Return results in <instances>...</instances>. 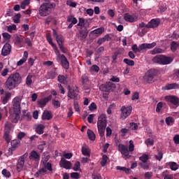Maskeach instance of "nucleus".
Masks as SVG:
<instances>
[{
    "label": "nucleus",
    "mask_w": 179,
    "mask_h": 179,
    "mask_svg": "<svg viewBox=\"0 0 179 179\" xmlns=\"http://www.w3.org/2000/svg\"><path fill=\"white\" fill-rule=\"evenodd\" d=\"M123 62L127 65H129V66H134V65H135V62L129 59H124Z\"/></svg>",
    "instance_id": "c03bdc74"
},
{
    "label": "nucleus",
    "mask_w": 179,
    "mask_h": 179,
    "mask_svg": "<svg viewBox=\"0 0 179 179\" xmlns=\"http://www.w3.org/2000/svg\"><path fill=\"white\" fill-rule=\"evenodd\" d=\"M22 83V76L19 73L10 74L6 81V87L9 90H12L17 87Z\"/></svg>",
    "instance_id": "f257e3e1"
},
{
    "label": "nucleus",
    "mask_w": 179,
    "mask_h": 179,
    "mask_svg": "<svg viewBox=\"0 0 179 179\" xmlns=\"http://www.w3.org/2000/svg\"><path fill=\"white\" fill-rule=\"evenodd\" d=\"M0 94H1V100L3 104H6L8 101H9V99H10V92H5L3 89L0 90Z\"/></svg>",
    "instance_id": "ddd939ff"
},
{
    "label": "nucleus",
    "mask_w": 179,
    "mask_h": 179,
    "mask_svg": "<svg viewBox=\"0 0 179 179\" xmlns=\"http://www.w3.org/2000/svg\"><path fill=\"white\" fill-rule=\"evenodd\" d=\"M66 5H68V6H71V8H76V2H73L71 0H67L66 1Z\"/></svg>",
    "instance_id": "e2e57ef3"
},
{
    "label": "nucleus",
    "mask_w": 179,
    "mask_h": 179,
    "mask_svg": "<svg viewBox=\"0 0 179 179\" xmlns=\"http://www.w3.org/2000/svg\"><path fill=\"white\" fill-rule=\"evenodd\" d=\"M13 108L14 111V114H15L16 117L20 115V99L19 98H15L13 101Z\"/></svg>",
    "instance_id": "1a4fd4ad"
},
{
    "label": "nucleus",
    "mask_w": 179,
    "mask_h": 179,
    "mask_svg": "<svg viewBox=\"0 0 179 179\" xmlns=\"http://www.w3.org/2000/svg\"><path fill=\"white\" fill-rule=\"evenodd\" d=\"M41 158V157L40 156V154L36 150H32L29 156V160H34V162H40Z\"/></svg>",
    "instance_id": "412c9836"
},
{
    "label": "nucleus",
    "mask_w": 179,
    "mask_h": 179,
    "mask_svg": "<svg viewBox=\"0 0 179 179\" xmlns=\"http://www.w3.org/2000/svg\"><path fill=\"white\" fill-rule=\"evenodd\" d=\"M50 10L48 8L45 3H43L39 8V15L41 16L45 17L50 15Z\"/></svg>",
    "instance_id": "2eb2a0df"
},
{
    "label": "nucleus",
    "mask_w": 179,
    "mask_h": 179,
    "mask_svg": "<svg viewBox=\"0 0 179 179\" xmlns=\"http://www.w3.org/2000/svg\"><path fill=\"white\" fill-rule=\"evenodd\" d=\"M165 122L166 125L170 126L171 124H173V122H174V120L171 117H168L165 119Z\"/></svg>",
    "instance_id": "864d4df0"
},
{
    "label": "nucleus",
    "mask_w": 179,
    "mask_h": 179,
    "mask_svg": "<svg viewBox=\"0 0 179 179\" xmlns=\"http://www.w3.org/2000/svg\"><path fill=\"white\" fill-rule=\"evenodd\" d=\"M173 61L171 57H167L164 55H158L152 58V62L154 64H158V65H169Z\"/></svg>",
    "instance_id": "7ed1b4c3"
},
{
    "label": "nucleus",
    "mask_w": 179,
    "mask_h": 179,
    "mask_svg": "<svg viewBox=\"0 0 179 179\" xmlns=\"http://www.w3.org/2000/svg\"><path fill=\"white\" fill-rule=\"evenodd\" d=\"M3 139L6 141V143H9L12 141V136H10V127L8 124L5 126Z\"/></svg>",
    "instance_id": "9b49d317"
},
{
    "label": "nucleus",
    "mask_w": 179,
    "mask_h": 179,
    "mask_svg": "<svg viewBox=\"0 0 179 179\" xmlns=\"http://www.w3.org/2000/svg\"><path fill=\"white\" fill-rule=\"evenodd\" d=\"M73 170H74V171H80V162H79V161L75 163Z\"/></svg>",
    "instance_id": "8fccbe9b"
},
{
    "label": "nucleus",
    "mask_w": 179,
    "mask_h": 179,
    "mask_svg": "<svg viewBox=\"0 0 179 179\" xmlns=\"http://www.w3.org/2000/svg\"><path fill=\"white\" fill-rule=\"evenodd\" d=\"M12 50V46L8 43H6L2 50H1V55L3 57H6V55H9L10 54V51Z\"/></svg>",
    "instance_id": "6ab92c4d"
},
{
    "label": "nucleus",
    "mask_w": 179,
    "mask_h": 179,
    "mask_svg": "<svg viewBox=\"0 0 179 179\" xmlns=\"http://www.w3.org/2000/svg\"><path fill=\"white\" fill-rule=\"evenodd\" d=\"M163 49L160 48H155L152 51L151 54L152 55H156V54H162L163 52Z\"/></svg>",
    "instance_id": "ea45409f"
},
{
    "label": "nucleus",
    "mask_w": 179,
    "mask_h": 179,
    "mask_svg": "<svg viewBox=\"0 0 179 179\" xmlns=\"http://www.w3.org/2000/svg\"><path fill=\"white\" fill-rule=\"evenodd\" d=\"M162 108H163V102H159L157 104L156 112L160 113V111L162 110Z\"/></svg>",
    "instance_id": "680f3d73"
},
{
    "label": "nucleus",
    "mask_w": 179,
    "mask_h": 179,
    "mask_svg": "<svg viewBox=\"0 0 179 179\" xmlns=\"http://www.w3.org/2000/svg\"><path fill=\"white\" fill-rule=\"evenodd\" d=\"M116 170L120 171H124L126 174H129L131 173V169L125 167V166H116Z\"/></svg>",
    "instance_id": "72a5a7b5"
},
{
    "label": "nucleus",
    "mask_w": 179,
    "mask_h": 179,
    "mask_svg": "<svg viewBox=\"0 0 179 179\" xmlns=\"http://www.w3.org/2000/svg\"><path fill=\"white\" fill-rule=\"evenodd\" d=\"M115 87H117L115 84L111 82H108L106 84L101 85L99 86V90L101 92H103L104 93H110V92H113Z\"/></svg>",
    "instance_id": "39448f33"
},
{
    "label": "nucleus",
    "mask_w": 179,
    "mask_h": 179,
    "mask_svg": "<svg viewBox=\"0 0 179 179\" xmlns=\"http://www.w3.org/2000/svg\"><path fill=\"white\" fill-rule=\"evenodd\" d=\"M93 34H97L98 36H100L101 34H103L104 33V27H100L96 29H94L92 31Z\"/></svg>",
    "instance_id": "4c0bfd02"
},
{
    "label": "nucleus",
    "mask_w": 179,
    "mask_h": 179,
    "mask_svg": "<svg viewBox=\"0 0 179 179\" xmlns=\"http://www.w3.org/2000/svg\"><path fill=\"white\" fill-rule=\"evenodd\" d=\"M60 167H63V169H66V170H69L72 167V162L67 161L66 159L62 158L59 162Z\"/></svg>",
    "instance_id": "a211bd4d"
},
{
    "label": "nucleus",
    "mask_w": 179,
    "mask_h": 179,
    "mask_svg": "<svg viewBox=\"0 0 179 179\" xmlns=\"http://www.w3.org/2000/svg\"><path fill=\"white\" fill-rule=\"evenodd\" d=\"M81 152L84 156H90V150H89L87 145H83L82 147Z\"/></svg>",
    "instance_id": "c756f323"
},
{
    "label": "nucleus",
    "mask_w": 179,
    "mask_h": 179,
    "mask_svg": "<svg viewBox=\"0 0 179 179\" xmlns=\"http://www.w3.org/2000/svg\"><path fill=\"white\" fill-rule=\"evenodd\" d=\"M10 143H11V148H13L15 149V148H17V146H19V144L20 143V141L17 139L13 140L11 141Z\"/></svg>",
    "instance_id": "a18cd8bd"
},
{
    "label": "nucleus",
    "mask_w": 179,
    "mask_h": 179,
    "mask_svg": "<svg viewBox=\"0 0 179 179\" xmlns=\"http://www.w3.org/2000/svg\"><path fill=\"white\" fill-rule=\"evenodd\" d=\"M154 47H156L155 42H153L152 43H142L138 45V48L137 44H134L132 45L131 50L134 52L136 54V52H141V51H143V50H150Z\"/></svg>",
    "instance_id": "20e7f679"
},
{
    "label": "nucleus",
    "mask_w": 179,
    "mask_h": 179,
    "mask_svg": "<svg viewBox=\"0 0 179 179\" xmlns=\"http://www.w3.org/2000/svg\"><path fill=\"white\" fill-rule=\"evenodd\" d=\"M52 99V95L50 94L48 97H45L39 101H38V106L41 107V108H44L45 106H47V103L50 101Z\"/></svg>",
    "instance_id": "aec40b11"
},
{
    "label": "nucleus",
    "mask_w": 179,
    "mask_h": 179,
    "mask_svg": "<svg viewBox=\"0 0 179 179\" xmlns=\"http://www.w3.org/2000/svg\"><path fill=\"white\" fill-rule=\"evenodd\" d=\"M78 23L77 24L76 27H80V30L85 27V18L83 17H79L78 18Z\"/></svg>",
    "instance_id": "f704fd0d"
},
{
    "label": "nucleus",
    "mask_w": 179,
    "mask_h": 179,
    "mask_svg": "<svg viewBox=\"0 0 179 179\" xmlns=\"http://www.w3.org/2000/svg\"><path fill=\"white\" fill-rule=\"evenodd\" d=\"M27 58H29V52H27V51H24L22 58L17 62V66H22V65H23L24 62L27 61Z\"/></svg>",
    "instance_id": "a878e982"
},
{
    "label": "nucleus",
    "mask_w": 179,
    "mask_h": 179,
    "mask_svg": "<svg viewBox=\"0 0 179 179\" xmlns=\"http://www.w3.org/2000/svg\"><path fill=\"white\" fill-rule=\"evenodd\" d=\"M138 166L143 169V170H149V164H148V162H139Z\"/></svg>",
    "instance_id": "09e8293b"
},
{
    "label": "nucleus",
    "mask_w": 179,
    "mask_h": 179,
    "mask_svg": "<svg viewBox=\"0 0 179 179\" xmlns=\"http://www.w3.org/2000/svg\"><path fill=\"white\" fill-rule=\"evenodd\" d=\"M3 36V38H4V40H10V38L12 37V36H10V34L4 32L2 34Z\"/></svg>",
    "instance_id": "774afa93"
},
{
    "label": "nucleus",
    "mask_w": 179,
    "mask_h": 179,
    "mask_svg": "<svg viewBox=\"0 0 179 179\" xmlns=\"http://www.w3.org/2000/svg\"><path fill=\"white\" fill-rule=\"evenodd\" d=\"M168 166H169V168L173 171H176L178 170L179 165L177 164V163H176V162H169L168 164Z\"/></svg>",
    "instance_id": "473e14b6"
},
{
    "label": "nucleus",
    "mask_w": 179,
    "mask_h": 179,
    "mask_svg": "<svg viewBox=\"0 0 179 179\" xmlns=\"http://www.w3.org/2000/svg\"><path fill=\"white\" fill-rule=\"evenodd\" d=\"M13 30H16L15 24L9 25L7 27V31H8L9 33H12V31H13Z\"/></svg>",
    "instance_id": "bf43d9fd"
},
{
    "label": "nucleus",
    "mask_w": 179,
    "mask_h": 179,
    "mask_svg": "<svg viewBox=\"0 0 179 179\" xmlns=\"http://www.w3.org/2000/svg\"><path fill=\"white\" fill-rule=\"evenodd\" d=\"M135 145H134V141L131 140L129 141V152H134Z\"/></svg>",
    "instance_id": "69168bd1"
},
{
    "label": "nucleus",
    "mask_w": 179,
    "mask_h": 179,
    "mask_svg": "<svg viewBox=\"0 0 179 179\" xmlns=\"http://www.w3.org/2000/svg\"><path fill=\"white\" fill-rule=\"evenodd\" d=\"M31 78H33V76L31 75H28L26 79V84L28 85H31L33 83V80H31Z\"/></svg>",
    "instance_id": "052dcab7"
},
{
    "label": "nucleus",
    "mask_w": 179,
    "mask_h": 179,
    "mask_svg": "<svg viewBox=\"0 0 179 179\" xmlns=\"http://www.w3.org/2000/svg\"><path fill=\"white\" fill-rule=\"evenodd\" d=\"M159 24H160V19L159 18L152 19L148 22L149 29H156V27H159Z\"/></svg>",
    "instance_id": "4be33fe9"
},
{
    "label": "nucleus",
    "mask_w": 179,
    "mask_h": 179,
    "mask_svg": "<svg viewBox=\"0 0 179 179\" xmlns=\"http://www.w3.org/2000/svg\"><path fill=\"white\" fill-rule=\"evenodd\" d=\"M155 159L159 162H162V159H163V152H159L158 154L155 155Z\"/></svg>",
    "instance_id": "0e129e2a"
},
{
    "label": "nucleus",
    "mask_w": 179,
    "mask_h": 179,
    "mask_svg": "<svg viewBox=\"0 0 179 179\" xmlns=\"http://www.w3.org/2000/svg\"><path fill=\"white\" fill-rule=\"evenodd\" d=\"M88 32L87 29H80L77 34V37L80 41H86V38L87 37Z\"/></svg>",
    "instance_id": "f3484780"
},
{
    "label": "nucleus",
    "mask_w": 179,
    "mask_h": 179,
    "mask_svg": "<svg viewBox=\"0 0 179 179\" xmlns=\"http://www.w3.org/2000/svg\"><path fill=\"white\" fill-rule=\"evenodd\" d=\"M145 143L148 145V146H153L155 145V141L150 139V138H147L145 141Z\"/></svg>",
    "instance_id": "5fc2aeb1"
},
{
    "label": "nucleus",
    "mask_w": 179,
    "mask_h": 179,
    "mask_svg": "<svg viewBox=\"0 0 179 179\" xmlns=\"http://www.w3.org/2000/svg\"><path fill=\"white\" fill-rule=\"evenodd\" d=\"M98 132L103 138L104 136V132H106V128H107V117L105 114L100 115L97 121Z\"/></svg>",
    "instance_id": "f03ea898"
},
{
    "label": "nucleus",
    "mask_w": 179,
    "mask_h": 179,
    "mask_svg": "<svg viewBox=\"0 0 179 179\" xmlns=\"http://www.w3.org/2000/svg\"><path fill=\"white\" fill-rule=\"evenodd\" d=\"M139 160H141V163H148V160H149V155L143 154L139 157Z\"/></svg>",
    "instance_id": "79ce46f5"
},
{
    "label": "nucleus",
    "mask_w": 179,
    "mask_h": 179,
    "mask_svg": "<svg viewBox=\"0 0 179 179\" xmlns=\"http://www.w3.org/2000/svg\"><path fill=\"white\" fill-rule=\"evenodd\" d=\"M166 100L176 107L179 106V99L176 96H166Z\"/></svg>",
    "instance_id": "dca6fc26"
},
{
    "label": "nucleus",
    "mask_w": 179,
    "mask_h": 179,
    "mask_svg": "<svg viewBox=\"0 0 179 179\" xmlns=\"http://www.w3.org/2000/svg\"><path fill=\"white\" fill-rule=\"evenodd\" d=\"M81 82H82V85H83V89L84 90H90L89 77H87V76L83 75L81 77Z\"/></svg>",
    "instance_id": "f8f14e48"
},
{
    "label": "nucleus",
    "mask_w": 179,
    "mask_h": 179,
    "mask_svg": "<svg viewBox=\"0 0 179 179\" xmlns=\"http://www.w3.org/2000/svg\"><path fill=\"white\" fill-rule=\"evenodd\" d=\"M99 71H100V67H99V66L96 64L92 65L90 69V72H95L96 73H97Z\"/></svg>",
    "instance_id": "37998d69"
},
{
    "label": "nucleus",
    "mask_w": 179,
    "mask_h": 179,
    "mask_svg": "<svg viewBox=\"0 0 179 179\" xmlns=\"http://www.w3.org/2000/svg\"><path fill=\"white\" fill-rule=\"evenodd\" d=\"M179 47V45L176 41H172L171 43V50L173 51V52H176L177 51V48Z\"/></svg>",
    "instance_id": "a19ab883"
},
{
    "label": "nucleus",
    "mask_w": 179,
    "mask_h": 179,
    "mask_svg": "<svg viewBox=\"0 0 179 179\" xmlns=\"http://www.w3.org/2000/svg\"><path fill=\"white\" fill-rule=\"evenodd\" d=\"M46 38L49 44H50V45L52 47L53 50H55L56 52H59V50H58V48L57 47V45L52 43V38H51V36L47 35Z\"/></svg>",
    "instance_id": "bb28decb"
},
{
    "label": "nucleus",
    "mask_w": 179,
    "mask_h": 179,
    "mask_svg": "<svg viewBox=\"0 0 179 179\" xmlns=\"http://www.w3.org/2000/svg\"><path fill=\"white\" fill-rule=\"evenodd\" d=\"M55 38L58 45L64 44V36L62 35H57Z\"/></svg>",
    "instance_id": "58836bf2"
},
{
    "label": "nucleus",
    "mask_w": 179,
    "mask_h": 179,
    "mask_svg": "<svg viewBox=\"0 0 179 179\" xmlns=\"http://www.w3.org/2000/svg\"><path fill=\"white\" fill-rule=\"evenodd\" d=\"M156 76V70L151 69L145 73V75L143 77V80L146 83H152L153 79H155V76Z\"/></svg>",
    "instance_id": "423d86ee"
},
{
    "label": "nucleus",
    "mask_w": 179,
    "mask_h": 179,
    "mask_svg": "<svg viewBox=\"0 0 179 179\" xmlns=\"http://www.w3.org/2000/svg\"><path fill=\"white\" fill-rule=\"evenodd\" d=\"M71 178L79 179L80 178V174L78 172H73L70 174Z\"/></svg>",
    "instance_id": "603ef678"
},
{
    "label": "nucleus",
    "mask_w": 179,
    "mask_h": 179,
    "mask_svg": "<svg viewBox=\"0 0 179 179\" xmlns=\"http://www.w3.org/2000/svg\"><path fill=\"white\" fill-rule=\"evenodd\" d=\"M61 65L64 69H69V62L65 55H61Z\"/></svg>",
    "instance_id": "b1692460"
},
{
    "label": "nucleus",
    "mask_w": 179,
    "mask_h": 179,
    "mask_svg": "<svg viewBox=\"0 0 179 179\" xmlns=\"http://www.w3.org/2000/svg\"><path fill=\"white\" fill-rule=\"evenodd\" d=\"M29 156V153L26 152L23 155H22L17 161V171L20 172L23 170V167H24V162L27 157Z\"/></svg>",
    "instance_id": "0eeeda50"
},
{
    "label": "nucleus",
    "mask_w": 179,
    "mask_h": 179,
    "mask_svg": "<svg viewBox=\"0 0 179 179\" xmlns=\"http://www.w3.org/2000/svg\"><path fill=\"white\" fill-rule=\"evenodd\" d=\"M52 118V114L48 111V110H45L43 113L42 115V120H50Z\"/></svg>",
    "instance_id": "cd10ccee"
},
{
    "label": "nucleus",
    "mask_w": 179,
    "mask_h": 179,
    "mask_svg": "<svg viewBox=\"0 0 179 179\" xmlns=\"http://www.w3.org/2000/svg\"><path fill=\"white\" fill-rule=\"evenodd\" d=\"M58 75L57 69L53 68L51 71H48L45 76L46 79H55Z\"/></svg>",
    "instance_id": "5701e85b"
},
{
    "label": "nucleus",
    "mask_w": 179,
    "mask_h": 179,
    "mask_svg": "<svg viewBox=\"0 0 179 179\" xmlns=\"http://www.w3.org/2000/svg\"><path fill=\"white\" fill-rule=\"evenodd\" d=\"M124 19L126 22H130V23L135 22V17H134V16H132L128 13H126L124 15Z\"/></svg>",
    "instance_id": "2f4dec72"
},
{
    "label": "nucleus",
    "mask_w": 179,
    "mask_h": 179,
    "mask_svg": "<svg viewBox=\"0 0 179 179\" xmlns=\"http://www.w3.org/2000/svg\"><path fill=\"white\" fill-rule=\"evenodd\" d=\"M119 151L124 157H129V151L128 150V147L123 144L118 145Z\"/></svg>",
    "instance_id": "4468645a"
},
{
    "label": "nucleus",
    "mask_w": 179,
    "mask_h": 179,
    "mask_svg": "<svg viewBox=\"0 0 179 179\" xmlns=\"http://www.w3.org/2000/svg\"><path fill=\"white\" fill-rule=\"evenodd\" d=\"M107 160H108V157L107 155H103L102 156V159H101V162H100L101 166L102 167H105L106 166V165L107 164Z\"/></svg>",
    "instance_id": "e433bc0d"
},
{
    "label": "nucleus",
    "mask_w": 179,
    "mask_h": 179,
    "mask_svg": "<svg viewBox=\"0 0 179 179\" xmlns=\"http://www.w3.org/2000/svg\"><path fill=\"white\" fill-rule=\"evenodd\" d=\"M29 5H30V0H24L22 3H21V6L20 8L22 9H26V6H29Z\"/></svg>",
    "instance_id": "49530a36"
},
{
    "label": "nucleus",
    "mask_w": 179,
    "mask_h": 179,
    "mask_svg": "<svg viewBox=\"0 0 179 179\" xmlns=\"http://www.w3.org/2000/svg\"><path fill=\"white\" fill-rule=\"evenodd\" d=\"M87 136L90 141H95L96 140V135L93 132V131L88 129L87 130Z\"/></svg>",
    "instance_id": "c9c22d12"
},
{
    "label": "nucleus",
    "mask_w": 179,
    "mask_h": 179,
    "mask_svg": "<svg viewBox=\"0 0 179 179\" xmlns=\"http://www.w3.org/2000/svg\"><path fill=\"white\" fill-rule=\"evenodd\" d=\"M173 89H178V84H177V83H171V84H167L165 86V90H171Z\"/></svg>",
    "instance_id": "7c9ffc66"
},
{
    "label": "nucleus",
    "mask_w": 179,
    "mask_h": 179,
    "mask_svg": "<svg viewBox=\"0 0 179 179\" xmlns=\"http://www.w3.org/2000/svg\"><path fill=\"white\" fill-rule=\"evenodd\" d=\"M120 111L122 113L120 115L121 118L125 120V118H127L131 115V113H132V106H122Z\"/></svg>",
    "instance_id": "6e6552de"
},
{
    "label": "nucleus",
    "mask_w": 179,
    "mask_h": 179,
    "mask_svg": "<svg viewBox=\"0 0 179 179\" xmlns=\"http://www.w3.org/2000/svg\"><path fill=\"white\" fill-rule=\"evenodd\" d=\"M130 128L132 131H136L138 129V124L135 122L130 123Z\"/></svg>",
    "instance_id": "338daca9"
},
{
    "label": "nucleus",
    "mask_w": 179,
    "mask_h": 179,
    "mask_svg": "<svg viewBox=\"0 0 179 179\" xmlns=\"http://www.w3.org/2000/svg\"><path fill=\"white\" fill-rule=\"evenodd\" d=\"M20 17H22V15H20V13L16 14L13 17L14 23H19L20 22Z\"/></svg>",
    "instance_id": "3c124183"
},
{
    "label": "nucleus",
    "mask_w": 179,
    "mask_h": 179,
    "mask_svg": "<svg viewBox=\"0 0 179 179\" xmlns=\"http://www.w3.org/2000/svg\"><path fill=\"white\" fill-rule=\"evenodd\" d=\"M68 94L67 96L69 99H74L75 100H78L79 99V94H78V90H75L71 87V85L67 87Z\"/></svg>",
    "instance_id": "9d476101"
},
{
    "label": "nucleus",
    "mask_w": 179,
    "mask_h": 179,
    "mask_svg": "<svg viewBox=\"0 0 179 179\" xmlns=\"http://www.w3.org/2000/svg\"><path fill=\"white\" fill-rule=\"evenodd\" d=\"M67 22L70 23L68 26V29H71V27H73L74 24L78 23V19H76L73 15H69L67 17Z\"/></svg>",
    "instance_id": "393cba45"
},
{
    "label": "nucleus",
    "mask_w": 179,
    "mask_h": 179,
    "mask_svg": "<svg viewBox=\"0 0 179 179\" xmlns=\"http://www.w3.org/2000/svg\"><path fill=\"white\" fill-rule=\"evenodd\" d=\"M1 174L4 176V177H6V178H9L10 177V172L8 171L6 169H3Z\"/></svg>",
    "instance_id": "6e6d98bb"
},
{
    "label": "nucleus",
    "mask_w": 179,
    "mask_h": 179,
    "mask_svg": "<svg viewBox=\"0 0 179 179\" xmlns=\"http://www.w3.org/2000/svg\"><path fill=\"white\" fill-rule=\"evenodd\" d=\"M57 80L59 82V83H65L66 77H65L64 75H59L57 77Z\"/></svg>",
    "instance_id": "de8ad7c7"
},
{
    "label": "nucleus",
    "mask_w": 179,
    "mask_h": 179,
    "mask_svg": "<svg viewBox=\"0 0 179 179\" xmlns=\"http://www.w3.org/2000/svg\"><path fill=\"white\" fill-rule=\"evenodd\" d=\"M52 104L55 108H59V107H61V102H59V101L53 100Z\"/></svg>",
    "instance_id": "13d9d810"
},
{
    "label": "nucleus",
    "mask_w": 179,
    "mask_h": 179,
    "mask_svg": "<svg viewBox=\"0 0 179 179\" xmlns=\"http://www.w3.org/2000/svg\"><path fill=\"white\" fill-rule=\"evenodd\" d=\"M45 5L47 6L48 9H54L55 8V6H57V4L55 3H45Z\"/></svg>",
    "instance_id": "4d7b16f0"
},
{
    "label": "nucleus",
    "mask_w": 179,
    "mask_h": 179,
    "mask_svg": "<svg viewBox=\"0 0 179 179\" xmlns=\"http://www.w3.org/2000/svg\"><path fill=\"white\" fill-rule=\"evenodd\" d=\"M44 128H45L44 124H39L36 128V132L38 134V135H43V134H44Z\"/></svg>",
    "instance_id": "c85d7f7f"
}]
</instances>
